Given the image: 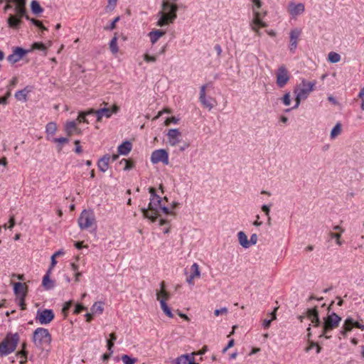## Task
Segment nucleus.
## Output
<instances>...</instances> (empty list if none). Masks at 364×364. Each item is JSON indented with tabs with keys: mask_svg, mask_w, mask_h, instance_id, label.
<instances>
[{
	"mask_svg": "<svg viewBox=\"0 0 364 364\" xmlns=\"http://www.w3.org/2000/svg\"><path fill=\"white\" fill-rule=\"evenodd\" d=\"M161 8V11L157 14L159 19L156 22V26L163 27L173 23L177 18L178 6L167 0H164Z\"/></svg>",
	"mask_w": 364,
	"mask_h": 364,
	"instance_id": "nucleus-1",
	"label": "nucleus"
},
{
	"mask_svg": "<svg viewBox=\"0 0 364 364\" xmlns=\"http://www.w3.org/2000/svg\"><path fill=\"white\" fill-rule=\"evenodd\" d=\"M7 2H12L15 4V12L16 15L10 14L8 19V26L14 29L19 28L22 23L21 18L25 17L26 19H30V17L27 15V11L26 9V0H6Z\"/></svg>",
	"mask_w": 364,
	"mask_h": 364,
	"instance_id": "nucleus-2",
	"label": "nucleus"
},
{
	"mask_svg": "<svg viewBox=\"0 0 364 364\" xmlns=\"http://www.w3.org/2000/svg\"><path fill=\"white\" fill-rule=\"evenodd\" d=\"M151 193L150 203L148 208H141V212L144 218L150 219L151 221H155L159 215V209L161 207V198L156 193L154 188H149Z\"/></svg>",
	"mask_w": 364,
	"mask_h": 364,
	"instance_id": "nucleus-3",
	"label": "nucleus"
},
{
	"mask_svg": "<svg viewBox=\"0 0 364 364\" xmlns=\"http://www.w3.org/2000/svg\"><path fill=\"white\" fill-rule=\"evenodd\" d=\"M253 2L252 11H253V19L250 23V26L252 31H254L258 36H260L259 28H264L267 26L266 23L262 21L263 16L259 9L261 8L262 3L260 0H252Z\"/></svg>",
	"mask_w": 364,
	"mask_h": 364,
	"instance_id": "nucleus-4",
	"label": "nucleus"
},
{
	"mask_svg": "<svg viewBox=\"0 0 364 364\" xmlns=\"http://www.w3.org/2000/svg\"><path fill=\"white\" fill-rule=\"evenodd\" d=\"M19 341L18 333H8L0 343V356H6L13 353Z\"/></svg>",
	"mask_w": 364,
	"mask_h": 364,
	"instance_id": "nucleus-5",
	"label": "nucleus"
},
{
	"mask_svg": "<svg viewBox=\"0 0 364 364\" xmlns=\"http://www.w3.org/2000/svg\"><path fill=\"white\" fill-rule=\"evenodd\" d=\"M316 85V82H307L305 80H302L301 82L294 90L296 93V104L291 109L297 108L301 100L307 98L309 93L314 90V87Z\"/></svg>",
	"mask_w": 364,
	"mask_h": 364,
	"instance_id": "nucleus-6",
	"label": "nucleus"
},
{
	"mask_svg": "<svg viewBox=\"0 0 364 364\" xmlns=\"http://www.w3.org/2000/svg\"><path fill=\"white\" fill-rule=\"evenodd\" d=\"M341 321V317L337 314L332 312L326 317L323 318V323L322 326V332L320 337H325L329 339L331 336L328 335V333L334 328H336L340 322Z\"/></svg>",
	"mask_w": 364,
	"mask_h": 364,
	"instance_id": "nucleus-7",
	"label": "nucleus"
},
{
	"mask_svg": "<svg viewBox=\"0 0 364 364\" xmlns=\"http://www.w3.org/2000/svg\"><path fill=\"white\" fill-rule=\"evenodd\" d=\"M52 337L48 330L44 328H37L33 334V341L36 347L41 348L44 345H50Z\"/></svg>",
	"mask_w": 364,
	"mask_h": 364,
	"instance_id": "nucleus-8",
	"label": "nucleus"
},
{
	"mask_svg": "<svg viewBox=\"0 0 364 364\" xmlns=\"http://www.w3.org/2000/svg\"><path fill=\"white\" fill-rule=\"evenodd\" d=\"M78 225L82 230H87L95 225V216L92 210H84L77 220Z\"/></svg>",
	"mask_w": 364,
	"mask_h": 364,
	"instance_id": "nucleus-9",
	"label": "nucleus"
},
{
	"mask_svg": "<svg viewBox=\"0 0 364 364\" xmlns=\"http://www.w3.org/2000/svg\"><path fill=\"white\" fill-rule=\"evenodd\" d=\"M119 110V107L117 105H114L112 108H101L97 110L90 109L87 111V114H92L96 116L97 122H101L103 117L109 118L113 113H117Z\"/></svg>",
	"mask_w": 364,
	"mask_h": 364,
	"instance_id": "nucleus-10",
	"label": "nucleus"
},
{
	"mask_svg": "<svg viewBox=\"0 0 364 364\" xmlns=\"http://www.w3.org/2000/svg\"><path fill=\"white\" fill-rule=\"evenodd\" d=\"M275 75L277 77V85L280 88L284 87L290 79L289 73L284 65L278 68Z\"/></svg>",
	"mask_w": 364,
	"mask_h": 364,
	"instance_id": "nucleus-11",
	"label": "nucleus"
},
{
	"mask_svg": "<svg viewBox=\"0 0 364 364\" xmlns=\"http://www.w3.org/2000/svg\"><path fill=\"white\" fill-rule=\"evenodd\" d=\"M55 314L52 309L38 310L36 321L41 325L50 323L54 318Z\"/></svg>",
	"mask_w": 364,
	"mask_h": 364,
	"instance_id": "nucleus-12",
	"label": "nucleus"
},
{
	"mask_svg": "<svg viewBox=\"0 0 364 364\" xmlns=\"http://www.w3.org/2000/svg\"><path fill=\"white\" fill-rule=\"evenodd\" d=\"M151 161L154 164L162 162L164 164L168 165L169 163L168 154L165 149L155 150L151 154Z\"/></svg>",
	"mask_w": 364,
	"mask_h": 364,
	"instance_id": "nucleus-13",
	"label": "nucleus"
},
{
	"mask_svg": "<svg viewBox=\"0 0 364 364\" xmlns=\"http://www.w3.org/2000/svg\"><path fill=\"white\" fill-rule=\"evenodd\" d=\"M207 86L208 85H203L200 87L199 101L203 107L208 108L209 110H211L214 107V105L212 103V102H215V100L211 97L206 98L205 90Z\"/></svg>",
	"mask_w": 364,
	"mask_h": 364,
	"instance_id": "nucleus-14",
	"label": "nucleus"
},
{
	"mask_svg": "<svg viewBox=\"0 0 364 364\" xmlns=\"http://www.w3.org/2000/svg\"><path fill=\"white\" fill-rule=\"evenodd\" d=\"M28 51L20 47H16L14 49L13 53L7 57V60L11 64L16 63L22 59Z\"/></svg>",
	"mask_w": 364,
	"mask_h": 364,
	"instance_id": "nucleus-15",
	"label": "nucleus"
},
{
	"mask_svg": "<svg viewBox=\"0 0 364 364\" xmlns=\"http://www.w3.org/2000/svg\"><path fill=\"white\" fill-rule=\"evenodd\" d=\"M168 142L172 146H176L181 140V133L178 129H171L167 133Z\"/></svg>",
	"mask_w": 364,
	"mask_h": 364,
	"instance_id": "nucleus-16",
	"label": "nucleus"
},
{
	"mask_svg": "<svg viewBox=\"0 0 364 364\" xmlns=\"http://www.w3.org/2000/svg\"><path fill=\"white\" fill-rule=\"evenodd\" d=\"M301 30L296 28L292 29L289 33L290 38V44H289V50L291 53H294L295 50L297 48V41L301 35Z\"/></svg>",
	"mask_w": 364,
	"mask_h": 364,
	"instance_id": "nucleus-17",
	"label": "nucleus"
},
{
	"mask_svg": "<svg viewBox=\"0 0 364 364\" xmlns=\"http://www.w3.org/2000/svg\"><path fill=\"white\" fill-rule=\"evenodd\" d=\"M304 10L305 6L303 3L296 4L294 1H291L288 5V11L293 17H296L301 14Z\"/></svg>",
	"mask_w": 364,
	"mask_h": 364,
	"instance_id": "nucleus-18",
	"label": "nucleus"
},
{
	"mask_svg": "<svg viewBox=\"0 0 364 364\" xmlns=\"http://www.w3.org/2000/svg\"><path fill=\"white\" fill-rule=\"evenodd\" d=\"M306 315V317L314 324V326L318 327L321 326V322L318 316V311L316 306L307 309Z\"/></svg>",
	"mask_w": 364,
	"mask_h": 364,
	"instance_id": "nucleus-19",
	"label": "nucleus"
},
{
	"mask_svg": "<svg viewBox=\"0 0 364 364\" xmlns=\"http://www.w3.org/2000/svg\"><path fill=\"white\" fill-rule=\"evenodd\" d=\"M14 291L17 297H26L27 293V286L24 283L16 282L14 284Z\"/></svg>",
	"mask_w": 364,
	"mask_h": 364,
	"instance_id": "nucleus-20",
	"label": "nucleus"
},
{
	"mask_svg": "<svg viewBox=\"0 0 364 364\" xmlns=\"http://www.w3.org/2000/svg\"><path fill=\"white\" fill-rule=\"evenodd\" d=\"M161 290L156 291V299L161 303V300L166 301L168 300L171 297V294L165 289V282L163 281L160 283Z\"/></svg>",
	"mask_w": 364,
	"mask_h": 364,
	"instance_id": "nucleus-21",
	"label": "nucleus"
},
{
	"mask_svg": "<svg viewBox=\"0 0 364 364\" xmlns=\"http://www.w3.org/2000/svg\"><path fill=\"white\" fill-rule=\"evenodd\" d=\"M166 34V31L159 29H154L148 33L151 44H155L160 38Z\"/></svg>",
	"mask_w": 364,
	"mask_h": 364,
	"instance_id": "nucleus-22",
	"label": "nucleus"
},
{
	"mask_svg": "<svg viewBox=\"0 0 364 364\" xmlns=\"http://www.w3.org/2000/svg\"><path fill=\"white\" fill-rule=\"evenodd\" d=\"M195 354L192 353L191 355L185 354L179 356L176 358V364H198L195 362L194 355Z\"/></svg>",
	"mask_w": 364,
	"mask_h": 364,
	"instance_id": "nucleus-23",
	"label": "nucleus"
},
{
	"mask_svg": "<svg viewBox=\"0 0 364 364\" xmlns=\"http://www.w3.org/2000/svg\"><path fill=\"white\" fill-rule=\"evenodd\" d=\"M110 161V156L108 155H105L102 157L97 163V166L102 172H105L109 168V163Z\"/></svg>",
	"mask_w": 364,
	"mask_h": 364,
	"instance_id": "nucleus-24",
	"label": "nucleus"
},
{
	"mask_svg": "<svg viewBox=\"0 0 364 364\" xmlns=\"http://www.w3.org/2000/svg\"><path fill=\"white\" fill-rule=\"evenodd\" d=\"M50 269H49L47 273L43 278L42 285L47 289H51L54 287V282L50 279Z\"/></svg>",
	"mask_w": 364,
	"mask_h": 364,
	"instance_id": "nucleus-25",
	"label": "nucleus"
},
{
	"mask_svg": "<svg viewBox=\"0 0 364 364\" xmlns=\"http://www.w3.org/2000/svg\"><path fill=\"white\" fill-rule=\"evenodd\" d=\"M132 144L129 141H124L118 146V152L122 155H127L132 150Z\"/></svg>",
	"mask_w": 364,
	"mask_h": 364,
	"instance_id": "nucleus-26",
	"label": "nucleus"
},
{
	"mask_svg": "<svg viewBox=\"0 0 364 364\" xmlns=\"http://www.w3.org/2000/svg\"><path fill=\"white\" fill-rule=\"evenodd\" d=\"M237 237L240 245L244 248L250 247V240H247V237L245 233L240 231L237 233Z\"/></svg>",
	"mask_w": 364,
	"mask_h": 364,
	"instance_id": "nucleus-27",
	"label": "nucleus"
},
{
	"mask_svg": "<svg viewBox=\"0 0 364 364\" xmlns=\"http://www.w3.org/2000/svg\"><path fill=\"white\" fill-rule=\"evenodd\" d=\"M30 92L29 90L27 89V87L18 90L15 93V97L16 100L19 101H26L27 100V95Z\"/></svg>",
	"mask_w": 364,
	"mask_h": 364,
	"instance_id": "nucleus-28",
	"label": "nucleus"
},
{
	"mask_svg": "<svg viewBox=\"0 0 364 364\" xmlns=\"http://www.w3.org/2000/svg\"><path fill=\"white\" fill-rule=\"evenodd\" d=\"M31 11L34 14H39L43 11V9L41 6L39 2L33 0L31 3Z\"/></svg>",
	"mask_w": 364,
	"mask_h": 364,
	"instance_id": "nucleus-29",
	"label": "nucleus"
},
{
	"mask_svg": "<svg viewBox=\"0 0 364 364\" xmlns=\"http://www.w3.org/2000/svg\"><path fill=\"white\" fill-rule=\"evenodd\" d=\"M353 328V319L347 318L342 326V328L348 333L350 332Z\"/></svg>",
	"mask_w": 364,
	"mask_h": 364,
	"instance_id": "nucleus-30",
	"label": "nucleus"
},
{
	"mask_svg": "<svg viewBox=\"0 0 364 364\" xmlns=\"http://www.w3.org/2000/svg\"><path fill=\"white\" fill-rule=\"evenodd\" d=\"M342 132V126L340 122H338L332 129L331 132V138L332 139L337 137L338 135L341 134Z\"/></svg>",
	"mask_w": 364,
	"mask_h": 364,
	"instance_id": "nucleus-31",
	"label": "nucleus"
},
{
	"mask_svg": "<svg viewBox=\"0 0 364 364\" xmlns=\"http://www.w3.org/2000/svg\"><path fill=\"white\" fill-rule=\"evenodd\" d=\"M77 124L75 121L68 122L65 124V132L68 135L71 136L75 130H77Z\"/></svg>",
	"mask_w": 364,
	"mask_h": 364,
	"instance_id": "nucleus-32",
	"label": "nucleus"
},
{
	"mask_svg": "<svg viewBox=\"0 0 364 364\" xmlns=\"http://www.w3.org/2000/svg\"><path fill=\"white\" fill-rule=\"evenodd\" d=\"M109 49L113 54H116L119 51V48L117 46V37L116 34L109 42Z\"/></svg>",
	"mask_w": 364,
	"mask_h": 364,
	"instance_id": "nucleus-33",
	"label": "nucleus"
},
{
	"mask_svg": "<svg viewBox=\"0 0 364 364\" xmlns=\"http://www.w3.org/2000/svg\"><path fill=\"white\" fill-rule=\"evenodd\" d=\"M92 314H101L103 312V304L102 302H95L91 307Z\"/></svg>",
	"mask_w": 364,
	"mask_h": 364,
	"instance_id": "nucleus-34",
	"label": "nucleus"
},
{
	"mask_svg": "<svg viewBox=\"0 0 364 364\" xmlns=\"http://www.w3.org/2000/svg\"><path fill=\"white\" fill-rule=\"evenodd\" d=\"M57 130V125L55 122H49L46 127V132L48 135H54Z\"/></svg>",
	"mask_w": 364,
	"mask_h": 364,
	"instance_id": "nucleus-35",
	"label": "nucleus"
},
{
	"mask_svg": "<svg viewBox=\"0 0 364 364\" xmlns=\"http://www.w3.org/2000/svg\"><path fill=\"white\" fill-rule=\"evenodd\" d=\"M191 276L196 278H200V271L199 269V265L197 263H193L191 267Z\"/></svg>",
	"mask_w": 364,
	"mask_h": 364,
	"instance_id": "nucleus-36",
	"label": "nucleus"
},
{
	"mask_svg": "<svg viewBox=\"0 0 364 364\" xmlns=\"http://www.w3.org/2000/svg\"><path fill=\"white\" fill-rule=\"evenodd\" d=\"M161 308L163 310L164 313L169 318H173V314H172L171 309L168 306L166 302L164 300H161Z\"/></svg>",
	"mask_w": 364,
	"mask_h": 364,
	"instance_id": "nucleus-37",
	"label": "nucleus"
},
{
	"mask_svg": "<svg viewBox=\"0 0 364 364\" xmlns=\"http://www.w3.org/2000/svg\"><path fill=\"white\" fill-rule=\"evenodd\" d=\"M328 60L331 63H336L340 61L341 55L335 52H330L328 57Z\"/></svg>",
	"mask_w": 364,
	"mask_h": 364,
	"instance_id": "nucleus-38",
	"label": "nucleus"
},
{
	"mask_svg": "<svg viewBox=\"0 0 364 364\" xmlns=\"http://www.w3.org/2000/svg\"><path fill=\"white\" fill-rule=\"evenodd\" d=\"M328 236L331 239H336V242L338 245L341 246L342 245V242L341 240V232H330L328 233Z\"/></svg>",
	"mask_w": 364,
	"mask_h": 364,
	"instance_id": "nucleus-39",
	"label": "nucleus"
},
{
	"mask_svg": "<svg viewBox=\"0 0 364 364\" xmlns=\"http://www.w3.org/2000/svg\"><path fill=\"white\" fill-rule=\"evenodd\" d=\"M122 360L124 364H134L136 362V359L132 358L127 355H123L122 356Z\"/></svg>",
	"mask_w": 364,
	"mask_h": 364,
	"instance_id": "nucleus-40",
	"label": "nucleus"
},
{
	"mask_svg": "<svg viewBox=\"0 0 364 364\" xmlns=\"http://www.w3.org/2000/svg\"><path fill=\"white\" fill-rule=\"evenodd\" d=\"M46 49H47V48L45 46V44H43V43H41V42L34 43L32 45V48H31V50H40L42 51H46Z\"/></svg>",
	"mask_w": 364,
	"mask_h": 364,
	"instance_id": "nucleus-41",
	"label": "nucleus"
},
{
	"mask_svg": "<svg viewBox=\"0 0 364 364\" xmlns=\"http://www.w3.org/2000/svg\"><path fill=\"white\" fill-rule=\"evenodd\" d=\"M124 163L125 166L124 167V171L130 170L134 167V163L130 160L123 159L120 164Z\"/></svg>",
	"mask_w": 364,
	"mask_h": 364,
	"instance_id": "nucleus-42",
	"label": "nucleus"
},
{
	"mask_svg": "<svg viewBox=\"0 0 364 364\" xmlns=\"http://www.w3.org/2000/svg\"><path fill=\"white\" fill-rule=\"evenodd\" d=\"M90 114H87V112H81L79 113V115H78V117H77V121L80 123V122H85V123H88V121L87 119H86V116L87 115H90Z\"/></svg>",
	"mask_w": 364,
	"mask_h": 364,
	"instance_id": "nucleus-43",
	"label": "nucleus"
},
{
	"mask_svg": "<svg viewBox=\"0 0 364 364\" xmlns=\"http://www.w3.org/2000/svg\"><path fill=\"white\" fill-rule=\"evenodd\" d=\"M73 305L72 301H69L65 303L63 305V307L62 309V312L64 314L65 316H67V314L68 313V311L70 310V307Z\"/></svg>",
	"mask_w": 364,
	"mask_h": 364,
	"instance_id": "nucleus-44",
	"label": "nucleus"
},
{
	"mask_svg": "<svg viewBox=\"0 0 364 364\" xmlns=\"http://www.w3.org/2000/svg\"><path fill=\"white\" fill-rule=\"evenodd\" d=\"M228 312V309L226 307L221 308L220 309H215L214 311V314L215 316H218L220 315H226Z\"/></svg>",
	"mask_w": 364,
	"mask_h": 364,
	"instance_id": "nucleus-45",
	"label": "nucleus"
},
{
	"mask_svg": "<svg viewBox=\"0 0 364 364\" xmlns=\"http://www.w3.org/2000/svg\"><path fill=\"white\" fill-rule=\"evenodd\" d=\"M119 16H117L110 23L109 26H106L105 29L106 30H113L116 28V23L119 21Z\"/></svg>",
	"mask_w": 364,
	"mask_h": 364,
	"instance_id": "nucleus-46",
	"label": "nucleus"
},
{
	"mask_svg": "<svg viewBox=\"0 0 364 364\" xmlns=\"http://www.w3.org/2000/svg\"><path fill=\"white\" fill-rule=\"evenodd\" d=\"M358 97L361 100L360 108L364 111V87L360 91Z\"/></svg>",
	"mask_w": 364,
	"mask_h": 364,
	"instance_id": "nucleus-47",
	"label": "nucleus"
},
{
	"mask_svg": "<svg viewBox=\"0 0 364 364\" xmlns=\"http://www.w3.org/2000/svg\"><path fill=\"white\" fill-rule=\"evenodd\" d=\"M282 102L283 103L286 105V106H289L291 103V100H290V94L289 92H287L286 93L283 98H282Z\"/></svg>",
	"mask_w": 364,
	"mask_h": 364,
	"instance_id": "nucleus-48",
	"label": "nucleus"
},
{
	"mask_svg": "<svg viewBox=\"0 0 364 364\" xmlns=\"http://www.w3.org/2000/svg\"><path fill=\"white\" fill-rule=\"evenodd\" d=\"M87 308L85 306H84L82 304H77L76 306H75V309L74 310V314H80V312H82V311L84 310H86Z\"/></svg>",
	"mask_w": 364,
	"mask_h": 364,
	"instance_id": "nucleus-49",
	"label": "nucleus"
},
{
	"mask_svg": "<svg viewBox=\"0 0 364 364\" xmlns=\"http://www.w3.org/2000/svg\"><path fill=\"white\" fill-rule=\"evenodd\" d=\"M144 60L146 62V63H154L156 61V56H151V55H149L148 54H144Z\"/></svg>",
	"mask_w": 364,
	"mask_h": 364,
	"instance_id": "nucleus-50",
	"label": "nucleus"
},
{
	"mask_svg": "<svg viewBox=\"0 0 364 364\" xmlns=\"http://www.w3.org/2000/svg\"><path fill=\"white\" fill-rule=\"evenodd\" d=\"M9 226H7L6 224H4L3 225V228H9V229H11L14 225H15V218H14V215H11L10 216V218H9Z\"/></svg>",
	"mask_w": 364,
	"mask_h": 364,
	"instance_id": "nucleus-51",
	"label": "nucleus"
},
{
	"mask_svg": "<svg viewBox=\"0 0 364 364\" xmlns=\"http://www.w3.org/2000/svg\"><path fill=\"white\" fill-rule=\"evenodd\" d=\"M262 210L263 212H264L265 215L268 217V221H269L270 220V217H269L270 205H263L262 206Z\"/></svg>",
	"mask_w": 364,
	"mask_h": 364,
	"instance_id": "nucleus-52",
	"label": "nucleus"
},
{
	"mask_svg": "<svg viewBox=\"0 0 364 364\" xmlns=\"http://www.w3.org/2000/svg\"><path fill=\"white\" fill-rule=\"evenodd\" d=\"M53 141L58 144H65L69 141V139L66 137L54 138Z\"/></svg>",
	"mask_w": 364,
	"mask_h": 364,
	"instance_id": "nucleus-53",
	"label": "nucleus"
},
{
	"mask_svg": "<svg viewBox=\"0 0 364 364\" xmlns=\"http://www.w3.org/2000/svg\"><path fill=\"white\" fill-rule=\"evenodd\" d=\"M18 78L16 77H14L10 81L9 85H8V89L11 88L12 90L17 84Z\"/></svg>",
	"mask_w": 364,
	"mask_h": 364,
	"instance_id": "nucleus-54",
	"label": "nucleus"
},
{
	"mask_svg": "<svg viewBox=\"0 0 364 364\" xmlns=\"http://www.w3.org/2000/svg\"><path fill=\"white\" fill-rule=\"evenodd\" d=\"M258 238L257 234L254 233L250 236V246L252 245H255L257 242Z\"/></svg>",
	"mask_w": 364,
	"mask_h": 364,
	"instance_id": "nucleus-55",
	"label": "nucleus"
},
{
	"mask_svg": "<svg viewBox=\"0 0 364 364\" xmlns=\"http://www.w3.org/2000/svg\"><path fill=\"white\" fill-rule=\"evenodd\" d=\"M178 119L174 117H169L165 121L166 125H169L171 123L176 124Z\"/></svg>",
	"mask_w": 364,
	"mask_h": 364,
	"instance_id": "nucleus-56",
	"label": "nucleus"
},
{
	"mask_svg": "<svg viewBox=\"0 0 364 364\" xmlns=\"http://www.w3.org/2000/svg\"><path fill=\"white\" fill-rule=\"evenodd\" d=\"M75 151L77 153V154H80L82 150V148L81 146H80V141L79 140H75Z\"/></svg>",
	"mask_w": 364,
	"mask_h": 364,
	"instance_id": "nucleus-57",
	"label": "nucleus"
},
{
	"mask_svg": "<svg viewBox=\"0 0 364 364\" xmlns=\"http://www.w3.org/2000/svg\"><path fill=\"white\" fill-rule=\"evenodd\" d=\"M272 321V319H264L262 323V326L266 329L269 328Z\"/></svg>",
	"mask_w": 364,
	"mask_h": 364,
	"instance_id": "nucleus-58",
	"label": "nucleus"
},
{
	"mask_svg": "<svg viewBox=\"0 0 364 364\" xmlns=\"http://www.w3.org/2000/svg\"><path fill=\"white\" fill-rule=\"evenodd\" d=\"M19 298V306H21L22 310L26 309V304H25V297H18Z\"/></svg>",
	"mask_w": 364,
	"mask_h": 364,
	"instance_id": "nucleus-59",
	"label": "nucleus"
},
{
	"mask_svg": "<svg viewBox=\"0 0 364 364\" xmlns=\"http://www.w3.org/2000/svg\"><path fill=\"white\" fill-rule=\"evenodd\" d=\"M234 343H235L234 339H231L230 341H229L227 346L223 348V353H225L228 350V349L234 346Z\"/></svg>",
	"mask_w": 364,
	"mask_h": 364,
	"instance_id": "nucleus-60",
	"label": "nucleus"
},
{
	"mask_svg": "<svg viewBox=\"0 0 364 364\" xmlns=\"http://www.w3.org/2000/svg\"><path fill=\"white\" fill-rule=\"evenodd\" d=\"M347 334L348 333L341 328L338 334V338L341 340L342 338H346Z\"/></svg>",
	"mask_w": 364,
	"mask_h": 364,
	"instance_id": "nucleus-61",
	"label": "nucleus"
},
{
	"mask_svg": "<svg viewBox=\"0 0 364 364\" xmlns=\"http://www.w3.org/2000/svg\"><path fill=\"white\" fill-rule=\"evenodd\" d=\"M117 0H108L107 7L109 8L110 9H113L117 4Z\"/></svg>",
	"mask_w": 364,
	"mask_h": 364,
	"instance_id": "nucleus-62",
	"label": "nucleus"
},
{
	"mask_svg": "<svg viewBox=\"0 0 364 364\" xmlns=\"http://www.w3.org/2000/svg\"><path fill=\"white\" fill-rule=\"evenodd\" d=\"M214 49L216 51L218 56L220 57L221 55V53H222V48H221V46L219 44H216L214 46Z\"/></svg>",
	"mask_w": 364,
	"mask_h": 364,
	"instance_id": "nucleus-63",
	"label": "nucleus"
},
{
	"mask_svg": "<svg viewBox=\"0 0 364 364\" xmlns=\"http://www.w3.org/2000/svg\"><path fill=\"white\" fill-rule=\"evenodd\" d=\"M353 327L359 328L362 331H364V325L361 324L360 323H359L358 321H355L354 320H353Z\"/></svg>",
	"mask_w": 364,
	"mask_h": 364,
	"instance_id": "nucleus-64",
	"label": "nucleus"
}]
</instances>
